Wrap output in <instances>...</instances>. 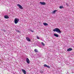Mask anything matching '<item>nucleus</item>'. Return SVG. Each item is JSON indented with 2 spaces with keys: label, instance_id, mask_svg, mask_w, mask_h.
<instances>
[{
  "label": "nucleus",
  "instance_id": "f257e3e1",
  "mask_svg": "<svg viewBox=\"0 0 74 74\" xmlns=\"http://www.w3.org/2000/svg\"><path fill=\"white\" fill-rule=\"evenodd\" d=\"M53 32H58V33H62V32H61L60 29L58 28H55L53 30Z\"/></svg>",
  "mask_w": 74,
  "mask_h": 74
},
{
  "label": "nucleus",
  "instance_id": "f03ea898",
  "mask_svg": "<svg viewBox=\"0 0 74 74\" xmlns=\"http://www.w3.org/2000/svg\"><path fill=\"white\" fill-rule=\"evenodd\" d=\"M14 23L15 24H16L18 23V22L19 21V19L18 18H16L14 19Z\"/></svg>",
  "mask_w": 74,
  "mask_h": 74
},
{
  "label": "nucleus",
  "instance_id": "7ed1b4c3",
  "mask_svg": "<svg viewBox=\"0 0 74 74\" xmlns=\"http://www.w3.org/2000/svg\"><path fill=\"white\" fill-rule=\"evenodd\" d=\"M26 61L28 64H29L30 63V60L28 58H27L26 60Z\"/></svg>",
  "mask_w": 74,
  "mask_h": 74
},
{
  "label": "nucleus",
  "instance_id": "20e7f679",
  "mask_svg": "<svg viewBox=\"0 0 74 74\" xmlns=\"http://www.w3.org/2000/svg\"><path fill=\"white\" fill-rule=\"evenodd\" d=\"M17 5L18 6L19 8L20 9H23V7H22V6H21L20 4H18Z\"/></svg>",
  "mask_w": 74,
  "mask_h": 74
},
{
  "label": "nucleus",
  "instance_id": "39448f33",
  "mask_svg": "<svg viewBox=\"0 0 74 74\" xmlns=\"http://www.w3.org/2000/svg\"><path fill=\"white\" fill-rule=\"evenodd\" d=\"M21 70L22 72H23V73H24V74H26V71H25V70L23 69H21Z\"/></svg>",
  "mask_w": 74,
  "mask_h": 74
},
{
  "label": "nucleus",
  "instance_id": "423d86ee",
  "mask_svg": "<svg viewBox=\"0 0 74 74\" xmlns=\"http://www.w3.org/2000/svg\"><path fill=\"white\" fill-rule=\"evenodd\" d=\"M40 3L41 4V5H45L46 4L45 3L42 2H40Z\"/></svg>",
  "mask_w": 74,
  "mask_h": 74
},
{
  "label": "nucleus",
  "instance_id": "0eeeda50",
  "mask_svg": "<svg viewBox=\"0 0 74 74\" xmlns=\"http://www.w3.org/2000/svg\"><path fill=\"white\" fill-rule=\"evenodd\" d=\"M57 11H58V10H54L52 12V13L54 14H55L56 13V12Z\"/></svg>",
  "mask_w": 74,
  "mask_h": 74
},
{
  "label": "nucleus",
  "instance_id": "6e6552de",
  "mask_svg": "<svg viewBox=\"0 0 74 74\" xmlns=\"http://www.w3.org/2000/svg\"><path fill=\"white\" fill-rule=\"evenodd\" d=\"M72 50H73L72 48H70L67 49V51H72Z\"/></svg>",
  "mask_w": 74,
  "mask_h": 74
},
{
  "label": "nucleus",
  "instance_id": "1a4fd4ad",
  "mask_svg": "<svg viewBox=\"0 0 74 74\" xmlns=\"http://www.w3.org/2000/svg\"><path fill=\"white\" fill-rule=\"evenodd\" d=\"M26 39L27 40V41H28L30 42V41H31L30 39V38H29L28 37H26Z\"/></svg>",
  "mask_w": 74,
  "mask_h": 74
},
{
  "label": "nucleus",
  "instance_id": "9d476101",
  "mask_svg": "<svg viewBox=\"0 0 74 74\" xmlns=\"http://www.w3.org/2000/svg\"><path fill=\"white\" fill-rule=\"evenodd\" d=\"M4 17L5 19H8L9 17L7 15L4 16Z\"/></svg>",
  "mask_w": 74,
  "mask_h": 74
},
{
  "label": "nucleus",
  "instance_id": "9b49d317",
  "mask_svg": "<svg viewBox=\"0 0 74 74\" xmlns=\"http://www.w3.org/2000/svg\"><path fill=\"white\" fill-rule=\"evenodd\" d=\"M44 67H48L49 69V68H50V67H49V66L47 65V64H45L44 65Z\"/></svg>",
  "mask_w": 74,
  "mask_h": 74
},
{
  "label": "nucleus",
  "instance_id": "f8f14e48",
  "mask_svg": "<svg viewBox=\"0 0 74 74\" xmlns=\"http://www.w3.org/2000/svg\"><path fill=\"white\" fill-rule=\"evenodd\" d=\"M43 25H44V26H48V24L46 23H43Z\"/></svg>",
  "mask_w": 74,
  "mask_h": 74
},
{
  "label": "nucleus",
  "instance_id": "ddd939ff",
  "mask_svg": "<svg viewBox=\"0 0 74 74\" xmlns=\"http://www.w3.org/2000/svg\"><path fill=\"white\" fill-rule=\"evenodd\" d=\"M54 36H55V37H59V35L56 34H54Z\"/></svg>",
  "mask_w": 74,
  "mask_h": 74
},
{
  "label": "nucleus",
  "instance_id": "4468645a",
  "mask_svg": "<svg viewBox=\"0 0 74 74\" xmlns=\"http://www.w3.org/2000/svg\"><path fill=\"white\" fill-rule=\"evenodd\" d=\"M34 51L36 52H38V51L37 49H34Z\"/></svg>",
  "mask_w": 74,
  "mask_h": 74
},
{
  "label": "nucleus",
  "instance_id": "2eb2a0df",
  "mask_svg": "<svg viewBox=\"0 0 74 74\" xmlns=\"http://www.w3.org/2000/svg\"><path fill=\"white\" fill-rule=\"evenodd\" d=\"M63 8V7L62 6H60L59 7V8H60V9Z\"/></svg>",
  "mask_w": 74,
  "mask_h": 74
},
{
  "label": "nucleus",
  "instance_id": "dca6fc26",
  "mask_svg": "<svg viewBox=\"0 0 74 74\" xmlns=\"http://www.w3.org/2000/svg\"><path fill=\"white\" fill-rule=\"evenodd\" d=\"M41 43L42 44V45H43V46H45V44H44V43L42 42Z\"/></svg>",
  "mask_w": 74,
  "mask_h": 74
},
{
  "label": "nucleus",
  "instance_id": "f3484780",
  "mask_svg": "<svg viewBox=\"0 0 74 74\" xmlns=\"http://www.w3.org/2000/svg\"><path fill=\"white\" fill-rule=\"evenodd\" d=\"M40 73H43V71H40Z\"/></svg>",
  "mask_w": 74,
  "mask_h": 74
},
{
  "label": "nucleus",
  "instance_id": "a211bd4d",
  "mask_svg": "<svg viewBox=\"0 0 74 74\" xmlns=\"http://www.w3.org/2000/svg\"><path fill=\"white\" fill-rule=\"evenodd\" d=\"M36 38L38 39H40V38H39V37L38 36H37Z\"/></svg>",
  "mask_w": 74,
  "mask_h": 74
},
{
  "label": "nucleus",
  "instance_id": "6ab92c4d",
  "mask_svg": "<svg viewBox=\"0 0 74 74\" xmlns=\"http://www.w3.org/2000/svg\"><path fill=\"white\" fill-rule=\"evenodd\" d=\"M3 32H6V31L5 30L3 29Z\"/></svg>",
  "mask_w": 74,
  "mask_h": 74
},
{
  "label": "nucleus",
  "instance_id": "aec40b11",
  "mask_svg": "<svg viewBox=\"0 0 74 74\" xmlns=\"http://www.w3.org/2000/svg\"><path fill=\"white\" fill-rule=\"evenodd\" d=\"M66 5L69 6V5H68V4H67V3H66Z\"/></svg>",
  "mask_w": 74,
  "mask_h": 74
},
{
  "label": "nucleus",
  "instance_id": "412c9836",
  "mask_svg": "<svg viewBox=\"0 0 74 74\" xmlns=\"http://www.w3.org/2000/svg\"><path fill=\"white\" fill-rule=\"evenodd\" d=\"M17 32H19V31H18Z\"/></svg>",
  "mask_w": 74,
  "mask_h": 74
},
{
  "label": "nucleus",
  "instance_id": "4be33fe9",
  "mask_svg": "<svg viewBox=\"0 0 74 74\" xmlns=\"http://www.w3.org/2000/svg\"><path fill=\"white\" fill-rule=\"evenodd\" d=\"M32 32H33V31H32Z\"/></svg>",
  "mask_w": 74,
  "mask_h": 74
}]
</instances>
